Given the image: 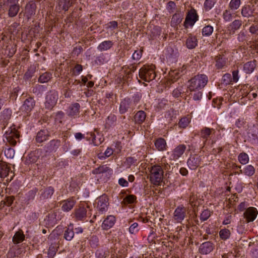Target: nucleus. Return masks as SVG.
<instances>
[{
	"instance_id": "obj_1",
	"label": "nucleus",
	"mask_w": 258,
	"mask_h": 258,
	"mask_svg": "<svg viewBox=\"0 0 258 258\" xmlns=\"http://www.w3.org/2000/svg\"><path fill=\"white\" fill-rule=\"evenodd\" d=\"M141 96L138 95H135L132 98H125L120 101L119 112L122 114L127 112L133 111L137 104L139 103Z\"/></svg>"
},
{
	"instance_id": "obj_2",
	"label": "nucleus",
	"mask_w": 258,
	"mask_h": 258,
	"mask_svg": "<svg viewBox=\"0 0 258 258\" xmlns=\"http://www.w3.org/2000/svg\"><path fill=\"white\" fill-rule=\"evenodd\" d=\"M208 81V77L204 74H198L191 78L188 82V91L202 90Z\"/></svg>"
},
{
	"instance_id": "obj_3",
	"label": "nucleus",
	"mask_w": 258,
	"mask_h": 258,
	"mask_svg": "<svg viewBox=\"0 0 258 258\" xmlns=\"http://www.w3.org/2000/svg\"><path fill=\"white\" fill-rule=\"evenodd\" d=\"M150 180L155 185H159L163 179V169L160 165H154L151 167L150 170Z\"/></svg>"
},
{
	"instance_id": "obj_4",
	"label": "nucleus",
	"mask_w": 258,
	"mask_h": 258,
	"mask_svg": "<svg viewBox=\"0 0 258 258\" xmlns=\"http://www.w3.org/2000/svg\"><path fill=\"white\" fill-rule=\"evenodd\" d=\"M155 66L154 64L144 65L139 71L140 78L146 82L153 80L156 77Z\"/></svg>"
},
{
	"instance_id": "obj_5",
	"label": "nucleus",
	"mask_w": 258,
	"mask_h": 258,
	"mask_svg": "<svg viewBox=\"0 0 258 258\" xmlns=\"http://www.w3.org/2000/svg\"><path fill=\"white\" fill-rule=\"evenodd\" d=\"M58 98V94L55 90H50L48 92L45 98V108L51 110L56 105Z\"/></svg>"
},
{
	"instance_id": "obj_6",
	"label": "nucleus",
	"mask_w": 258,
	"mask_h": 258,
	"mask_svg": "<svg viewBox=\"0 0 258 258\" xmlns=\"http://www.w3.org/2000/svg\"><path fill=\"white\" fill-rule=\"evenodd\" d=\"M7 142L13 146L17 144V139L20 137L19 132L15 128V126H11L4 135Z\"/></svg>"
},
{
	"instance_id": "obj_7",
	"label": "nucleus",
	"mask_w": 258,
	"mask_h": 258,
	"mask_svg": "<svg viewBox=\"0 0 258 258\" xmlns=\"http://www.w3.org/2000/svg\"><path fill=\"white\" fill-rule=\"evenodd\" d=\"M198 18L199 16L196 10L194 9H190L186 16L183 24L184 27L187 28L189 26H193L195 23L198 20Z\"/></svg>"
},
{
	"instance_id": "obj_8",
	"label": "nucleus",
	"mask_w": 258,
	"mask_h": 258,
	"mask_svg": "<svg viewBox=\"0 0 258 258\" xmlns=\"http://www.w3.org/2000/svg\"><path fill=\"white\" fill-rule=\"evenodd\" d=\"M225 53L226 51H224V52H221V54L215 57V67L217 69H222L229 64V61L228 57L224 54Z\"/></svg>"
},
{
	"instance_id": "obj_9",
	"label": "nucleus",
	"mask_w": 258,
	"mask_h": 258,
	"mask_svg": "<svg viewBox=\"0 0 258 258\" xmlns=\"http://www.w3.org/2000/svg\"><path fill=\"white\" fill-rule=\"evenodd\" d=\"M19 0H7V5L9 7L8 16L10 17L16 16L20 10Z\"/></svg>"
},
{
	"instance_id": "obj_10",
	"label": "nucleus",
	"mask_w": 258,
	"mask_h": 258,
	"mask_svg": "<svg viewBox=\"0 0 258 258\" xmlns=\"http://www.w3.org/2000/svg\"><path fill=\"white\" fill-rule=\"evenodd\" d=\"M257 215V209L253 207H250L245 210L243 213V217L245 219L246 222L248 223L254 221Z\"/></svg>"
},
{
	"instance_id": "obj_11",
	"label": "nucleus",
	"mask_w": 258,
	"mask_h": 258,
	"mask_svg": "<svg viewBox=\"0 0 258 258\" xmlns=\"http://www.w3.org/2000/svg\"><path fill=\"white\" fill-rule=\"evenodd\" d=\"M35 105V101L33 97H30L26 99L21 107L22 111L27 115L32 110Z\"/></svg>"
},
{
	"instance_id": "obj_12",
	"label": "nucleus",
	"mask_w": 258,
	"mask_h": 258,
	"mask_svg": "<svg viewBox=\"0 0 258 258\" xmlns=\"http://www.w3.org/2000/svg\"><path fill=\"white\" fill-rule=\"evenodd\" d=\"M97 208L99 211L103 213L108 209V206L109 205L108 199L106 195H102L99 197L97 199Z\"/></svg>"
},
{
	"instance_id": "obj_13",
	"label": "nucleus",
	"mask_w": 258,
	"mask_h": 258,
	"mask_svg": "<svg viewBox=\"0 0 258 258\" xmlns=\"http://www.w3.org/2000/svg\"><path fill=\"white\" fill-rule=\"evenodd\" d=\"M202 161V158L197 154L190 156L187 160V164L191 169H196L200 165Z\"/></svg>"
},
{
	"instance_id": "obj_14",
	"label": "nucleus",
	"mask_w": 258,
	"mask_h": 258,
	"mask_svg": "<svg viewBox=\"0 0 258 258\" xmlns=\"http://www.w3.org/2000/svg\"><path fill=\"white\" fill-rule=\"evenodd\" d=\"M90 206L87 205L86 207L79 206L75 210L74 215L76 219L78 221H83L87 217V208H89Z\"/></svg>"
},
{
	"instance_id": "obj_15",
	"label": "nucleus",
	"mask_w": 258,
	"mask_h": 258,
	"mask_svg": "<svg viewBox=\"0 0 258 258\" xmlns=\"http://www.w3.org/2000/svg\"><path fill=\"white\" fill-rule=\"evenodd\" d=\"M186 208L183 206L177 207L174 211L173 217L177 222H181L186 216Z\"/></svg>"
},
{
	"instance_id": "obj_16",
	"label": "nucleus",
	"mask_w": 258,
	"mask_h": 258,
	"mask_svg": "<svg viewBox=\"0 0 258 258\" xmlns=\"http://www.w3.org/2000/svg\"><path fill=\"white\" fill-rule=\"evenodd\" d=\"M137 69V67L134 64H131L129 66H124L122 70L124 71V75L123 77V80L125 81H131L132 78V73Z\"/></svg>"
},
{
	"instance_id": "obj_17",
	"label": "nucleus",
	"mask_w": 258,
	"mask_h": 258,
	"mask_svg": "<svg viewBox=\"0 0 258 258\" xmlns=\"http://www.w3.org/2000/svg\"><path fill=\"white\" fill-rule=\"evenodd\" d=\"M215 248V245L211 241H207L201 244L199 247V252L202 254H208Z\"/></svg>"
},
{
	"instance_id": "obj_18",
	"label": "nucleus",
	"mask_w": 258,
	"mask_h": 258,
	"mask_svg": "<svg viewBox=\"0 0 258 258\" xmlns=\"http://www.w3.org/2000/svg\"><path fill=\"white\" fill-rule=\"evenodd\" d=\"M186 147L184 144H180L176 146L172 151L171 159L176 160L180 158L186 150Z\"/></svg>"
},
{
	"instance_id": "obj_19",
	"label": "nucleus",
	"mask_w": 258,
	"mask_h": 258,
	"mask_svg": "<svg viewBox=\"0 0 258 258\" xmlns=\"http://www.w3.org/2000/svg\"><path fill=\"white\" fill-rule=\"evenodd\" d=\"M215 131L214 128L208 127H203L199 132L200 137L204 140V143L205 144L208 141L209 138L212 134H214Z\"/></svg>"
},
{
	"instance_id": "obj_20",
	"label": "nucleus",
	"mask_w": 258,
	"mask_h": 258,
	"mask_svg": "<svg viewBox=\"0 0 258 258\" xmlns=\"http://www.w3.org/2000/svg\"><path fill=\"white\" fill-rule=\"evenodd\" d=\"M50 136L49 132L47 130H41L36 135L35 141L38 143H42L46 141Z\"/></svg>"
},
{
	"instance_id": "obj_21",
	"label": "nucleus",
	"mask_w": 258,
	"mask_h": 258,
	"mask_svg": "<svg viewBox=\"0 0 258 258\" xmlns=\"http://www.w3.org/2000/svg\"><path fill=\"white\" fill-rule=\"evenodd\" d=\"M36 5L33 2H30L25 6V14L26 17L29 19L35 14Z\"/></svg>"
},
{
	"instance_id": "obj_22",
	"label": "nucleus",
	"mask_w": 258,
	"mask_h": 258,
	"mask_svg": "<svg viewBox=\"0 0 258 258\" xmlns=\"http://www.w3.org/2000/svg\"><path fill=\"white\" fill-rule=\"evenodd\" d=\"M76 201L73 198H69L67 200L61 202V209L64 212H69L71 211L76 204Z\"/></svg>"
},
{
	"instance_id": "obj_23",
	"label": "nucleus",
	"mask_w": 258,
	"mask_h": 258,
	"mask_svg": "<svg viewBox=\"0 0 258 258\" xmlns=\"http://www.w3.org/2000/svg\"><path fill=\"white\" fill-rule=\"evenodd\" d=\"M254 11L253 6L245 5L241 8V14L243 17L248 18L253 16Z\"/></svg>"
},
{
	"instance_id": "obj_24",
	"label": "nucleus",
	"mask_w": 258,
	"mask_h": 258,
	"mask_svg": "<svg viewBox=\"0 0 258 258\" xmlns=\"http://www.w3.org/2000/svg\"><path fill=\"white\" fill-rule=\"evenodd\" d=\"M154 145L156 149L159 151H164L167 149V146L165 140L162 138H159L155 140Z\"/></svg>"
},
{
	"instance_id": "obj_25",
	"label": "nucleus",
	"mask_w": 258,
	"mask_h": 258,
	"mask_svg": "<svg viewBox=\"0 0 258 258\" xmlns=\"http://www.w3.org/2000/svg\"><path fill=\"white\" fill-rule=\"evenodd\" d=\"M80 105L78 103H72L68 108L67 113L69 116H75L79 113Z\"/></svg>"
},
{
	"instance_id": "obj_26",
	"label": "nucleus",
	"mask_w": 258,
	"mask_h": 258,
	"mask_svg": "<svg viewBox=\"0 0 258 258\" xmlns=\"http://www.w3.org/2000/svg\"><path fill=\"white\" fill-rule=\"evenodd\" d=\"M242 24V22L241 20L237 19L234 20L228 27V30L230 34H234L236 30L241 27Z\"/></svg>"
},
{
	"instance_id": "obj_27",
	"label": "nucleus",
	"mask_w": 258,
	"mask_h": 258,
	"mask_svg": "<svg viewBox=\"0 0 258 258\" xmlns=\"http://www.w3.org/2000/svg\"><path fill=\"white\" fill-rule=\"evenodd\" d=\"M60 145L61 141L60 140H52L47 144V151L49 152H55Z\"/></svg>"
},
{
	"instance_id": "obj_28",
	"label": "nucleus",
	"mask_w": 258,
	"mask_h": 258,
	"mask_svg": "<svg viewBox=\"0 0 258 258\" xmlns=\"http://www.w3.org/2000/svg\"><path fill=\"white\" fill-rule=\"evenodd\" d=\"M115 222V218L114 216L110 215L104 220L102 227L103 229L107 230L111 228L114 224Z\"/></svg>"
},
{
	"instance_id": "obj_29",
	"label": "nucleus",
	"mask_w": 258,
	"mask_h": 258,
	"mask_svg": "<svg viewBox=\"0 0 258 258\" xmlns=\"http://www.w3.org/2000/svg\"><path fill=\"white\" fill-rule=\"evenodd\" d=\"M186 46L188 49L195 48L198 44L197 39L196 36L189 34L186 40Z\"/></svg>"
},
{
	"instance_id": "obj_30",
	"label": "nucleus",
	"mask_w": 258,
	"mask_h": 258,
	"mask_svg": "<svg viewBox=\"0 0 258 258\" xmlns=\"http://www.w3.org/2000/svg\"><path fill=\"white\" fill-rule=\"evenodd\" d=\"M112 171V169L106 165H103L93 170L92 172L93 174H100L105 173H109Z\"/></svg>"
},
{
	"instance_id": "obj_31",
	"label": "nucleus",
	"mask_w": 258,
	"mask_h": 258,
	"mask_svg": "<svg viewBox=\"0 0 258 258\" xmlns=\"http://www.w3.org/2000/svg\"><path fill=\"white\" fill-rule=\"evenodd\" d=\"M74 234L73 224L70 223L68 226V228L64 232L63 237L66 240L70 241L74 237Z\"/></svg>"
},
{
	"instance_id": "obj_32",
	"label": "nucleus",
	"mask_w": 258,
	"mask_h": 258,
	"mask_svg": "<svg viewBox=\"0 0 258 258\" xmlns=\"http://www.w3.org/2000/svg\"><path fill=\"white\" fill-rule=\"evenodd\" d=\"M146 118V113L142 110L138 111L134 116V119L136 123L141 124Z\"/></svg>"
},
{
	"instance_id": "obj_33",
	"label": "nucleus",
	"mask_w": 258,
	"mask_h": 258,
	"mask_svg": "<svg viewBox=\"0 0 258 258\" xmlns=\"http://www.w3.org/2000/svg\"><path fill=\"white\" fill-rule=\"evenodd\" d=\"M25 235L22 230L17 231L13 237V242L15 244L22 242L25 239Z\"/></svg>"
},
{
	"instance_id": "obj_34",
	"label": "nucleus",
	"mask_w": 258,
	"mask_h": 258,
	"mask_svg": "<svg viewBox=\"0 0 258 258\" xmlns=\"http://www.w3.org/2000/svg\"><path fill=\"white\" fill-rule=\"evenodd\" d=\"M113 45V42L110 40H106L101 42L98 46V49L100 51H106L110 49Z\"/></svg>"
},
{
	"instance_id": "obj_35",
	"label": "nucleus",
	"mask_w": 258,
	"mask_h": 258,
	"mask_svg": "<svg viewBox=\"0 0 258 258\" xmlns=\"http://www.w3.org/2000/svg\"><path fill=\"white\" fill-rule=\"evenodd\" d=\"M58 245L56 243H51L47 251V256L49 258H53L58 250Z\"/></svg>"
},
{
	"instance_id": "obj_36",
	"label": "nucleus",
	"mask_w": 258,
	"mask_h": 258,
	"mask_svg": "<svg viewBox=\"0 0 258 258\" xmlns=\"http://www.w3.org/2000/svg\"><path fill=\"white\" fill-rule=\"evenodd\" d=\"M256 61H250L246 62L243 66V70L245 73L250 74L253 72L256 66Z\"/></svg>"
},
{
	"instance_id": "obj_37",
	"label": "nucleus",
	"mask_w": 258,
	"mask_h": 258,
	"mask_svg": "<svg viewBox=\"0 0 258 258\" xmlns=\"http://www.w3.org/2000/svg\"><path fill=\"white\" fill-rule=\"evenodd\" d=\"M10 170V168L8 167L5 163H0V177L1 178L6 177L9 175Z\"/></svg>"
},
{
	"instance_id": "obj_38",
	"label": "nucleus",
	"mask_w": 258,
	"mask_h": 258,
	"mask_svg": "<svg viewBox=\"0 0 258 258\" xmlns=\"http://www.w3.org/2000/svg\"><path fill=\"white\" fill-rule=\"evenodd\" d=\"M182 20V16L179 13H176L172 17L171 21V25L172 27H176L180 24Z\"/></svg>"
},
{
	"instance_id": "obj_39",
	"label": "nucleus",
	"mask_w": 258,
	"mask_h": 258,
	"mask_svg": "<svg viewBox=\"0 0 258 258\" xmlns=\"http://www.w3.org/2000/svg\"><path fill=\"white\" fill-rule=\"evenodd\" d=\"M54 189L53 187L50 186L46 188L41 193L40 197L43 199H47L51 197L53 194Z\"/></svg>"
},
{
	"instance_id": "obj_40",
	"label": "nucleus",
	"mask_w": 258,
	"mask_h": 258,
	"mask_svg": "<svg viewBox=\"0 0 258 258\" xmlns=\"http://www.w3.org/2000/svg\"><path fill=\"white\" fill-rule=\"evenodd\" d=\"M109 255V251L107 249L99 248L95 252V255L97 258H105Z\"/></svg>"
},
{
	"instance_id": "obj_41",
	"label": "nucleus",
	"mask_w": 258,
	"mask_h": 258,
	"mask_svg": "<svg viewBox=\"0 0 258 258\" xmlns=\"http://www.w3.org/2000/svg\"><path fill=\"white\" fill-rule=\"evenodd\" d=\"M201 90H196L194 91H188L187 90V92H189V95L192 96V98L195 100H200L202 97V92L201 91Z\"/></svg>"
},
{
	"instance_id": "obj_42",
	"label": "nucleus",
	"mask_w": 258,
	"mask_h": 258,
	"mask_svg": "<svg viewBox=\"0 0 258 258\" xmlns=\"http://www.w3.org/2000/svg\"><path fill=\"white\" fill-rule=\"evenodd\" d=\"M52 78V74L49 72H45L41 75L38 79V82L41 83H47Z\"/></svg>"
},
{
	"instance_id": "obj_43",
	"label": "nucleus",
	"mask_w": 258,
	"mask_h": 258,
	"mask_svg": "<svg viewBox=\"0 0 258 258\" xmlns=\"http://www.w3.org/2000/svg\"><path fill=\"white\" fill-rule=\"evenodd\" d=\"M116 116L114 114H110L106 119L105 123V127L109 128L113 125L116 121Z\"/></svg>"
},
{
	"instance_id": "obj_44",
	"label": "nucleus",
	"mask_w": 258,
	"mask_h": 258,
	"mask_svg": "<svg viewBox=\"0 0 258 258\" xmlns=\"http://www.w3.org/2000/svg\"><path fill=\"white\" fill-rule=\"evenodd\" d=\"M243 174L248 176H251L255 173V168L251 165L246 166L243 170Z\"/></svg>"
},
{
	"instance_id": "obj_45",
	"label": "nucleus",
	"mask_w": 258,
	"mask_h": 258,
	"mask_svg": "<svg viewBox=\"0 0 258 258\" xmlns=\"http://www.w3.org/2000/svg\"><path fill=\"white\" fill-rule=\"evenodd\" d=\"M75 1V0H60L59 5L65 11H68L69 8L72 6V4Z\"/></svg>"
},
{
	"instance_id": "obj_46",
	"label": "nucleus",
	"mask_w": 258,
	"mask_h": 258,
	"mask_svg": "<svg viewBox=\"0 0 258 258\" xmlns=\"http://www.w3.org/2000/svg\"><path fill=\"white\" fill-rule=\"evenodd\" d=\"M231 235L230 230L226 228L221 229L219 231V236L221 239L225 240L228 239Z\"/></svg>"
},
{
	"instance_id": "obj_47",
	"label": "nucleus",
	"mask_w": 258,
	"mask_h": 258,
	"mask_svg": "<svg viewBox=\"0 0 258 258\" xmlns=\"http://www.w3.org/2000/svg\"><path fill=\"white\" fill-rule=\"evenodd\" d=\"M113 153V149L110 147H108L104 153H100L98 154V157L100 159H105L107 157H110Z\"/></svg>"
},
{
	"instance_id": "obj_48",
	"label": "nucleus",
	"mask_w": 258,
	"mask_h": 258,
	"mask_svg": "<svg viewBox=\"0 0 258 258\" xmlns=\"http://www.w3.org/2000/svg\"><path fill=\"white\" fill-rule=\"evenodd\" d=\"M241 5V0H231L229 4V8L230 10H237Z\"/></svg>"
},
{
	"instance_id": "obj_49",
	"label": "nucleus",
	"mask_w": 258,
	"mask_h": 258,
	"mask_svg": "<svg viewBox=\"0 0 258 258\" xmlns=\"http://www.w3.org/2000/svg\"><path fill=\"white\" fill-rule=\"evenodd\" d=\"M232 77L230 74L227 73L224 74L222 78V83L225 85L233 84Z\"/></svg>"
},
{
	"instance_id": "obj_50",
	"label": "nucleus",
	"mask_w": 258,
	"mask_h": 258,
	"mask_svg": "<svg viewBox=\"0 0 258 258\" xmlns=\"http://www.w3.org/2000/svg\"><path fill=\"white\" fill-rule=\"evenodd\" d=\"M238 159L239 162L243 165L247 164L249 161L248 156L244 152L240 153L238 155Z\"/></svg>"
},
{
	"instance_id": "obj_51",
	"label": "nucleus",
	"mask_w": 258,
	"mask_h": 258,
	"mask_svg": "<svg viewBox=\"0 0 258 258\" xmlns=\"http://www.w3.org/2000/svg\"><path fill=\"white\" fill-rule=\"evenodd\" d=\"M213 32V27L211 25H207L202 29V35L204 36H209Z\"/></svg>"
},
{
	"instance_id": "obj_52",
	"label": "nucleus",
	"mask_w": 258,
	"mask_h": 258,
	"mask_svg": "<svg viewBox=\"0 0 258 258\" xmlns=\"http://www.w3.org/2000/svg\"><path fill=\"white\" fill-rule=\"evenodd\" d=\"M216 3V0H206L204 7L205 11H208L211 10Z\"/></svg>"
},
{
	"instance_id": "obj_53",
	"label": "nucleus",
	"mask_w": 258,
	"mask_h": 258,
	"mask_svg": "<svg viewBox=\"0 0 258 258\" xmlns=\"http://www.w3.org/2000/svg\"><path fill=\"white\" fill-rule=\"evenodd\" d=\"M211 215V212L208 209L204 210L200 215V219L202 221H205L208 219Z\"/></svg>"
},
{
	"instance_id": "obj_54",
	"label": "nucleus",
	"mask_w": 258,
	"mask_h": 258,
	"mask_svg": "<svg viewBox=\"0 0 258 258\" xmlns=\"http://www.w3.org/2000/svg\"><path fill=\"white\" fill-rule=\"evenodd\" d=\"M90 244L93 248H96L99 245V239L96 235H93L90 239Z\"/></svg>"
},
{
	"instance_id": "obj_55",
	"label": "nucleus",
	"mask_w": 258,
	"mask_h": 258,
	"mask_svg": "<svg viewBox=\"0 0 258 258\" xmlns=\"http://www.w3.org/2000/svg\"><path fill=\"white\" fill-rule=\"evenodd\" d=\"M233 16L230 10H226L223 14V18L224 21L226 22L230 21L232 19Z\"/></svg>"
},
{
	"instance_id": "obj_56",
	"label": "nucleus",
	"mask_w": 258,
	"mask_h": 258,
	"mask_svg": "<svg viewBox=\"0 0 258 258\" xmlns=\"http://www.w3.org/2000/svg\"><path fill=\"white\" fill-rule=\"evenodd\" d=\"M189 123V119L186 117H182L178 122V125L181 128H185Z\"/></svg>"
},
{
	"instance_id": "obj_57",
	"label": "nucleus",
	"mask_w": 258,
	"mask_h": 258,
	"mask_svg": "<svg viewBox=\"0 0 258 258\" xmlns=\"http://www.w3.org/2000/svg\"><path fill=\"white\" fill-rule=\"evenodd\" d=\"M106 29H115L118 27V23L116 21H110L105 25Z\"/></svg>"
},
{
	"instance_id": "obj_58",
	"label": "nucleus",
	"mask_w": 258,
	"mask_h": 258,
	"mask_svg": "<svg viewBox=\"0 0 258 258\" xmlns=\"http://www.w3.org/2000/svg\"><path fill=\"white\" fill-rule=\"evenodd\" d=\"M137 199V197L136 196L133 195H130L126 196L124 199V201L125 203L128 204H133L134 203Z\"/></svg>"
},
{
	"instance_id": "obj_59",
	"label": "nucleus",
	"mask_w": 258,
	"mask_h": 258,
	"mask_svg": "<svg viewBox=\"0 0 258 258\" xmlns=\"http://www.w3.org/2000/svg\"><path fill=\"white\" fill-rule=\"evenodd\" d=\"M12 115V111L10 109H5L3 110L2 115L5 120L10 119Z\"/></svg>"
},
{
	"instance_id": "obj_60",
	"label": "nucleus",
	"mask_w": 258,
	"mask_h": 258,
	"mask_svg": "<svg viewBox=\"0 0 258 258\" xmlns=\"http://www.w3.org/2000/svg\"><path fill=\"white\" fill-rule=\"evenodd\" d=\"M14 200L15 197L14 196L7 197L3 202L4 205L10 207L12 205Z\"/></svg>"
},
{
	"instance_id": "obj_61",
	"label": "nucleus",
	"mask_w": 258,
	"mask_h": 258,
	"mask_svg": "<svg viewBox=\"0 0 258 258\" xmlns=\"http://www.w3.org/2000/svg\"><path fill=\"white\" fill-rule=\"evenodd\" d=\"M20 90V88L18 86L13 88L11 92L10 97L13 99L16 100L18 96V93Z\"/></svg>"
},
{
	"instance_id": "obj_62",
	"label": "nucleus",
	"mask_w": 258,
	"mask_h": 258,
	"mask_svg": "<svg viewBox=\"0 0 258 258\" xmlns=\"http://www.w3.org/2000/svg\"><path fill=\"white\" fill-rule=\"evenodd\" d=\"M5 154L7 157L13 158L15 155V151L13 149L9 148L5 150Z\"/></svg>"
},
{
	"instance_id": "obj_63",
	"label": "nucleus",
	"mask_w": 258,
	"mask_h": 258,
	"mask_svg": "<svg viewBox=\"0 0 258 258\" xmlns=\"http://www.w3.org/2000/svg\"><path fill=\"white\" fill-rule=\"evenodd\" d=\"M142 50H136L132 55V58L134 60H139L142 55Z\"/></svg>"
},
{
	"instance_id": "obj_64",
	"label": "nucleus",
	"mask_w": 258,
	"mask_h": 258,
	"mask_svg": "<svg viewBox=\"0 0 258 258\" xmlns=\"http://www.w3.org/2000/svg\"><path fill=\"white\" fill-rule=\"evenodd\" d=\"M176 5L175 3L173 1H169L167 5V9L169 12H173L175 9Z\"/></svg>"
}]
</instances>
